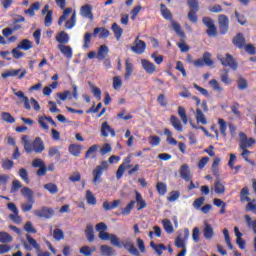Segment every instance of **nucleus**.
I'll return each mask as SVG.
<instances>
[{
    "label": "nucleus",
    "instance_id": "26",
    "mask_svg": "<svg viewBox=\"0 0 256 256\" xmlns=\"http://www.w3.org/2000/svg\"><path fill=\"white\" fill-rule=\"evenodd\" d=\"M204 238L211 240L213 239V235H215V231H213V226L211 224H205L203 229Z\"/></svg>",
    "mask_w": 256,
    "mask_h": 256
},
{
    "label": "nucleus",
    "instance_id": "39",
    "mask_svg": "<svg viewBox=\"0 0 256 256\" xmlns=\"http://www.w3.org/2000/svg\"><path fill=\"white\" fill-rule=\"evenodd\" d=\"M125 65H126V68H125L126 72L124 74V79L126 81H129V77H131V74L133 73V64L129 62V59H126Z\"/></svg>",
    "mask_w": 256,
    "mask_h": 256
},
{
    "label": "nucleus",
    "instance_id": "4",
    "mask_svg": "<svg viewBox=\"0 0 256 256\" xmlns=\"http://www.w3.org/2000/svg\"><path fill=\"white\" fill-rule=\"evenodd\" d=\"M105 171H109V163L107 161H102L100 165L96 166L95 169L92 171L93 175V183L101 182V177Z\"/></svg>",
    "mask_w": 256,
    "mask_h": 256
},
{
    "label": "nucleus",
    "instance_id": "14",
    "mask_svg": "<svg viewBox=\"0 0 256 256\" xmlns=\"http://www.w3.org/2000/svg\"><path fill=\"white\" fill-rule=\"evenodd\" d=\"M92 7L89 4H85L80 8V15L84 17L85 19H90V21H93V12L91 11Z\"/></svg>",
    "mask_w": 256,
    "mask_h": 256
},
{
    "label": "nucleus",
    "instance_id": "35",
    "mask_svg": "<svg viewBox=\"0 0 256 256\" xmlns=\"http://www.w3.org/2000/svg\"><path fill=\"white\" fill-rule=\"evenodd\" d=\"M18 175H19L20 179H22V181H24V183H26L27 185H29V183H31V180L29 179V172H27V169L20 168Z\"/></svg>",
    "mask_w": 256,
    "mask_h": 256
},
{
    "label": "nucleus",
    "instance_id": "15",
    "mask_svg": "<svg viewBox=\"0 0 256 256\" xmlns=\"http://www.w3.org/2000/svg\"><path fill=\"white\" fill-rule=\"evenodd\" d=\"M141 63H142V67L146 71V73L153 75V73L155 71H157V67L155 66V64H153V62H150L147 59H142Z\"/></svg>",
    "mask_w": 256,
    "mask_h": 256
},
{
    "label": "nucleus",
    "instance_id": "3",
    "mask_svg": "<svg viewBox=\"0 0 256 256\" xmlns=\"http://www.w3.org/2000/svg\"><path fill=\"white\" fill-rule=\"evenodd\" d=\"M187 5L190 8L188 12V19L191 23H197L199 11V0H187Z\"/></svg>",
    "mask_w": 256,
    "mask_h": 256
},
{
    "label": "nucleus",
    "instance_id": "50",
    "mask_svg": "<svg viewBox=\"0 0 256 256\" xmlns=\"http://www.w3.org/2000/svg\"><path fill=\"white\" fill-rule=\"evenodd\" d=\"M53 237H54L55 241H61V240L65 239V233L63 232V230L56 228L53 231Z\"/></svg>",
    "mask_w": 256,
    "mask_h": 256
},
{
    "label": "nucleus",
    "instance_id": "6",
    "mask_svg": "<svg viewBox=\"0 0 256 256\" xmlns=\"http://www.w3.org/2000/svg\"><path fill=\"white\" fill-rule=\"evenodd\" d=\"M34 215L39 219H51L55 215V210L51 207L43 206L35 210Z\"/></svg>",
    "mask_w": 256,
    "mask_h": 256
},
{
    "label": "nucleus",
    "instance_id": "20",
    "mask_svg": "<svg viewBox=\"0 0 256 256\" xmlns=\"http://www.w3.org/2000/svg\"><path fill=\"white\" fill-rule=\"evenodd\" d=\"M33 147L34 153H43V151H45V143H43V140H41L39 137L35 138Z\"/></svg>",
    "mask_w": 256,
    "mask_h": 256
},
{
    "label": "nucleus",
    "instance_id": "17",
    "mask_svg": "<svg viewBox=\"0 0 256 256\" xmlns=\"http://www.w3.org/2000/svg\"><path fill=\"white\" fill-rule=\"evenodd\" d=\"M122 247H124L126 251L130 252L131 255H141V253H139V250L135 247V244H133L132 242H122Z\"/></svg>",
    "mask_w": 256,
    "mask_h": 256
},
{
    "label": "nucleus",
    "instance_id": "60",
    "mask_svg": "<svg viewBox=\"0 0 256 256\" xmlns=\"http://www.w3.org/2000/svg\"><path fill=\"white\" fill-rule=\"evenodd\" d=\"M38 123L43 129H49V126L47 125V123H49V116H40L38 119Z\"/></svg>",
    "mask_w": 256,
    "mask_h": 256
},
{
    "label": "nucleus",
    "instance_id": "34",
    "mask_svg": "<svg viewBox=\"0 0 256 256\" xmlns=\"http://www.w3.org/2000/svg\"><path fill=\"white\" fill-rule=\"evenodd\" d=\"M18 49L29 51V49H33V42L28 39H24L21 41V43L18 44Z\"/></svg>",
    "mask_w": 256,
    "mask_h": 256
},
{
    "label": "nucleus",
    "instance_id": "46",
    "mask_svg": "<svg viewBox=\"0 0 256 256\" xmlns=\"http://www.w3.org/2000/svg\"><path fill=\"white\" fill-rule=\"evenodd\" d=\"M56 97L60 99V101H67V99H73V96L71 95V91L65 90L64 92H58L56 93Z\"/></svg>",
    "mask_w": 256,
    "mask_h": 256
},
{
    "label": "nucleus",
    "instance_id": "49",
    "mask_svg": "<svg viewBox=\"0 0 256 256\" xmlns=\"http://www.w3.org/2000/svg\"><path fill=\"white\" fill-rule=\"evenodd\" d=\"M110 243L114 247H118V249H121V247H123V242H121V240H119V238L115 234H111Z\"/></svg>",
    "mask_w": 256,
    "mask_h": 256
},
{
    "label": "nucleus",
    "instance_id": "2",
    "mask_svg": "<svg viewBox=\"0 0 256 256\" xmlns=\"http://www.w3.org/2000/svg\"><path fill=\"white\" fill-rule=\"evenodd\" d=\"M217 58L223 65V67H230V69H232L233 71H237L239 63L233 58L231 54L226 53L225 56L218 55Z\"/></svg>",
    "mask_w": 256,
    "mask_h": 256
},
{
    "label": "nucleus",
    "instance_id": "61",
    "mask_svg": "<svg viewBox=\"0 0 256 256\" xmlns=\"http://www.w3.org/2000/svg\"><path fill=\"white\" fill-rule=\"evenodd\" d=\"M55 155H57L58 157V161L59 159H61V152H59V148L57 147H51L48 150V156L49 157H55Z\"/></svg>",
    "mask_w": 256,
    "mask_h": 256
},
{
    "label": "nucleus",
    "instance_id": "18",
    "mask_svg": "<svg viewBox=\"0 0 256 256\" xmlns=\"http://www.w3.org/2000/svg\"><path fill=\"white\" fill-rule=\"evenodd\" d=\"M84 233L89 243H93L95 241V230H93V224H87Z\"/></svg>",
    "mask_w": 256,
    "mask_h": 256
},
{
    "label": "nucleus",
    "instance_id": "31",
    "mask_svg": "<svg viewBox=\"0 0 256 256\" xmlns=\"http://www.w3.org/2000/svg\"><path fill=\"white\" fill-rule=\"evenodd\" d=\"M136 203L138 211H141V209H145V207H147V202L143 200V196L138 191H136Z\"/></svg>",
    "mask_w": 256,
    "mask_h": 256
},
{
    "label": "nucleus",
    "instance_id": "52",
    "mask_svg": "<svg viewBox=\"0 0 256 256\" xmlns=\"http://www.w3.org/2000/svg\"><path fill=\"white\" fill-rule=\"evenodd\" d=\"M53 24V10L48 11L44 18V25L45 27H51Z\"/></svg>",
    "mask_w": 256,
    "mask_h": 256
},
{
    "label": "nucleus",
    "instance_id": "51",
    "mask_svg": "<svg viewBox=\"0 0 256 256\" xmlns=\"http://www.w3.org/2000/svg\"><path fill=\"white\" fill-rule=\"evenodd\" d=\"M26 239L29 245L36 249V251H39V249H41V246L39 245V243H37V240H35V238L31 237L29 234L26 235Z\"/></svg>",
    "mask_w": 256,
    "mask_h": 256
},
{
    "label": "nucleus",
    "instance_id": "25",
    "mask_svg": "<svg viewBox=\"0 0 256 256\" xmlns=\"http://www.w3.org/2000/svg\"><path fill=\"white\" fill-rule=\"evenodd\" d=\"M107 55H109V47H107V45H101L96 56L97 59H99V61H103Z\"/></svg>",
    "mask_w": 256,
    "mask_h": 256
},
{
    "label": "nucleus",
    "instance_id": "48",
    "mask_svg": "<svg viewBox=\"0 0 256 256\" xmlns=\"http://www.w3.org/2000/svg\"><path fill=\"white\" fill-rule=\"evenodd\" d=\"M178 115H179L182 123H184V125H187V123H188L187 111L183 108V106L178 107Z\"/></svg>",
    "mask_w": 256,
    "mask_h": 256
},
{
    "label": "nucleus",
    "instance_id": "33",
    "mask_svg": "<svg viewBox=\"0 0 256 256\" xmlns=\"http://www.w3.org/2000/svg\"><path fill=\"white\" fill-rule=\"evenodd\" d=\"M195 118L197 123H201V125H207V118L205 117V114H203L201 109H196Z\"/></svg>",
    "mask_w": 256,
    "mask_h": 256
},
{
    "label": "nucleus",
    "instance_id": "5",
    "mask_svg": "<svg viewBox=\"0 0 256 256\" xmlns=\"http://www.w3.org/2000/svg\"><path fill=\"white\" fill-rule=\"evenodd\" d=\"M202 23L207 27L206 34L208 37H217V26H215V20L209 16L202 18Z\"/></svg>",
    "mask_w": 256,
    "mask_h": 256
},
{
    "label": "nucleus",
    "instance_id": "43",
    "mask_svg": "<svg viewBox=\"0 0 256 256\" xmlns=\"http://www.w3.org/2000/svg\"><path fill=\"white\" fill-rule=\"evenodd\" d=\"M172 29L175 31L176 34H178L181 39H185V32H183V30H181V24H179L178 22L173 21L172 22Z\"/></svg>",
    "mask_w": 256,
    "mask_h": 256
},
{
    "label": "nucleus",
    "instance_id": "62",
    "mask_svg": "<svg viewBox=\"0 0 256 256\" xmlns=\"http://www.w3.org/2000/svg\"><path fill=\"white\" fill-rule=\"evenodd\" d=\"M202 59L204 61V65H207V67H211V65H213V60L211 59V53L205 52L203 54Z\"/></svg>",
    "mask_w": 256,
    "mask_h": 256
},
{
    "label": "nucleus",
    "instance_id": "53",
    "mask_svg": "<svg viewBox=\"0 0 256 256\" xmlns=\"http://www.w3.org/2000/svg\"><path fill=\"white\" fill-rule=\"evenodd\" d=\"M133 207H135V200L130 201L125 208H122V215H130Z\"/></svg>",
    "mask_w": 256,
    "mask_h": 256
},
{
    "label": "nucleus",
    "instance_id": "24",
    "mask_svg": "<svg viewBox=\"0 0 256 256\" xmlns=\"http://www.w3.org/2000/svg\"><path fill=\"white\" fill-rule=\"evenodd\" d=\"M14 95L16 97H19V99H23L24 101V108L27 109V111H31V104L29 103V97L25 96V93L23 91L15 92Z\"/></svg>",
    "mask_w": 256,
    "mask_h": 256
},
{
    "label": "nucleus",
    "instance_id": "47",
    "mask_svg": "<svg viewBox=\"0 0 256 256\" xmlns=\"http://www.w3.org/2000/svg\"><path fill=\"white\" fill-rule=\"evenodd\" d=\"M156 191L161 196L166 195L167 194V184H165L163 182H158L156 184Z\"/></svg>",
    "mask_w": 256,
    "mask_h": 256
},
{
    "label": "nucleus",
    "instance_id": "54",
    "mask_svg": "<svg viewBox=\"0 0 256 256\" xmlns=\"http://www.w3.org/2000/svg\"><path fill=\"white\" fill-rule=\"evenodd\" d=\"M91 37L93 34L86 32L83 37V49H89V44L91 43Z\"/></svg>",
    "mask_w": 256,
    "mask_h": 256
},
{
    "label": "nucleus",
    "instance_id": "41",
    "mask_svg": "<svg viewBox=\"0 0 256 256\" xmlns=\"http://www.w3.org/2000/svg\"><path fill=\"white\" fill-rule=\"evenodd\" d=\"M160 7L162 16L168 21H171V19H173V14H171V10H168L165 4H160Z\"/></svg>",
    "mask_w": 256,
    "mask_h": 256
},
{
    "label": "nucleus",
    "instance_id": "7",
    "mask_svg": "<svg viewBox=\"0 0 256 256\" xmlns=\"http://www.w3.org/2000/svg\"><path fill=\"white\" fill-rule=\"evenodd\" d=\"M131 157H133V154H129L126 158H124L123 163L116 171V179H121V177H123L125 174V171H127V169H131Z\"/></svg>",
    "mask_w": 256,
    "mask_h": 256
},
{
    "label": "nucleus",
    "instance_id": "59",
    "mask_svg": "<svg viewBox=\"0 0 256 256\" xmlns=\"http://www.w3.org/2000/svg\"><path fill=\"white\" fill-rule=\"evenodd\" d=\"M23 187V184L18 179L12 181L11 193H17Z\"/></svg>",
    "mask_w": 256,
    "mask_h": 256
},
{
    "label": "nucleus",
    "instance_id": "55",
    "mask_svg": "<svg viewBox=\"0 0 256 256\" xmlns=\"http://www.w3.org/2000/svg\"><path fill=\"white\" fill-rule=\"evenodd\" d=\"M164 135H167L166 141L169 145H177V140H175V138L171 137V135H172L171 130L165 129Z\"/></svg>",
    "mask_w": 256,
    "mask_h": 256
},
{
    "label": "nucleus",
    "instance_id": "44",
    "mask_svg": "<svg viewBox=\"0 0 256 256\" xmlns=\"http://www.w3.org/2000/svg\"><path fill=\"white\" fill-rule=\"evenodd\" d=\"M21 69H10L7 70L6 72L1 74L2 79H7V77H17L19 75Z\"/></svg>",
    "mask_w": 256,
    "mask_h": 256
},
{
    "label": "nucleus",
    "instance_id": "19",
    "mask_svg": "<svg viewBox=\"0 0 256 256\" xmlns=\"http://www.w3.org/2000/svg\"><path fill=\"white\" fill-rule=\"evenodd\" d=\"M97 151H99V145H92L85 153V159H96Z\"/></svg>",
    "mask_w": 256,
    "mask_h": 256
},
{
    "label": "nucleus",
    "instance_id": "29",
    "mask_svg": "<svg viewBox=\"0 0 256 256\" xmlns=\"http://www.w3.org/2000/svg\"><path fill=\"white\" fill-rule=\"evenodd\" d=\"M162 225H163L164 231H166L168 235H171L172 233L175 232V229L173 228V223H171V220L163 219Z\"/></svg>",
    "mask_w": 256,
    "mask_h": 256
},
{
    "label": "nucleus",
    "instance_id": "28",
    "mask_svg": "<svg viewBox=\"0 0 256 256\" xmlns=\"http://www.w3.org/2000/svg\"><path fill=\"white\" fill-rule=\"evenodd\" d=\"M56 41L60 43V45L69 43V34H67L65 31L58 33L56 36Z\"/></svg>",
    "mask_w": 256,
    "mask_h": 256
},
{
    "label": "nucleus",
    "instance_id": "45",
    "mask_svg": "<svg viewBox=\"0 0 256 256\" xmlns=\"http://www.w3.org/2000/svg\"><path fill=\"white\" fill-rule=\"evenodd\" d=\"M238 89L240 91H245L247 87H249V83L247 82V79H245L243 76H240L237 80Z\"/></svg>",
    "mask_w": 256,
    "mask_h": 256
},
{
    "label": "nucleus",
    "instance_id": "64",
    "mask_svg": "<svg viewBox=\"0 0 256 256\" xmlns=\"http://www.w3.org/2000/svg\"><path fill=\"white\" fill-rule=\"evenodd\" d=\"M246 211H253V213H256V199L248 201Z\"/></svg>",
    "mask_w": 256,
    "mask_h": 256
},
{
    "label": "nucleus",
    "instance_id": "21",
    "mask_svg": "<svg viewBox=\"0 0 256 256\" xmlns=\"http://www.w3.org/2000/svg\"><path fill=\"white\" fill-rule=\"evenodd\" d=\"M121 205V200H114L109 204V201L105 200L102 204L104 211H112V209H117Z\"/></svg>",
    "mask_w": 256,
    "mask_h": 256
},
{
    "label": "nucleus",
    "instance_id": "8",
    "mask_svg": "<svg viewBox=\"0 0 256 256\" xmlns=\"http://www.w3.org/2000/svg\"><path fill=\"white\" fill-rule=\"evenodd\" d=\"M218 29L220 35H227L229 31V17L227 15H219L218 16Z\"/></svg>",
    "mask_w": 256,
    "mask_h": 256
},
{
    "label": "nucleus",
    "instance_id": "16",
    "mask_svg": "<svg viewBox=\"0 0 256 256\" xmlns=\"http://www.w3.org/2000/svg\"><path fill=\"white\" fill-rule=\"evenodd\" d=\"M58 49L66 59H73V48H71V46L59 44Z\"/></svg>",
    "mask_w": 256,
    "mask_h": 256
},
{
    "label": "nucleus",
    "instance_id": "38",
    "mask_svg": "<svg viewBox=\"0 0 256 256\" xmlns=\"http://www.w3.org/2000/svg\"><path fill=\"white\" fill-rule=\"evenodd\" d=\"M13 242V236H11L9 233L5 231H0V243H12Z\"/></svg>",
    "mask_w": 256,
    "mask_h": 256
},
{
    "label": "nucleus",
    "instance_id": "57",
    "mask_svg": "<svg viewBox=\"0 0 256 256\" xmlns=\"http://www.w3.org/2000/svg\"><path fill=\"white\" fill-rule=\"evenodd\" d=\"M170 123H171L172 127H174V129H181L182 128L181 121L175 115H172L170 117Z\"/></svg>",
    "mask_w": 256,
    "mask_h": 256
},
{
    "label": "nucleus",
    "instance_id": "36",
    "mask_svg": "<svg viewBox=\"0 0 256 256\" xmlns=\"http://www.w3.org/2000/svg\"><path fill=\"white\" fill-rule=\"evenodd\" d=\"M85 199L88 205H97V198L91 190L86 191Z\"/></svg>",
    "mask_w": 256,
    "mask_h": 256
},
{
    "label": "nucleus",
    "instance_id": "11",
    "mask_svg": "<svg viewBox=\"0 0 256 256\" xmlns=\"http://www.w3.org/2000/svg\"><path fill=\"white\" fill-rule=\"evenodd\" d=\"M145 49H147V44L143 40H139V36L134 40V46L131 47V51L136 53V55H143L145 53Z\"/></svg>",
    "mask_w": 256,
    "mask_h": 256
},
{
    "label": "nucleus",
    "instance_id": "1",
    "mask_svg": "<svg viewBox=\"0 0 256 256\" xmlns=\"http://www.w3.org/2000/svg\"><path fill=\"white\" fill-rule=\"evenodd\" d=\"M20 193L25 197V199H27L29 203V204H22L21 206L23 213H27L31 211V209H33V204L35 203V197H34L35 193L29 187H23L20 190Z\"/></svg>",
    "mask_w": 256,
    "mask_h": 256
},
{
    "label": "nucleus",
    "instance_id": "27",
    "mask_svg": "<svg viewBox=\"0 0 256 256\" xmlns=\"http://www.w3.org/2000/svg\"><path fill=\"white\" fill-rule=\"evenodd\" d=\"M235 161H237V155L230 154V159L228 161V167H230V169H234L235 173H239V171L241 169V165L235 166Z\"/></svg>",
    "mask_w": 256,
    "mask_h": 256
},
{
    "label": "nucleus",
    "instance_id": "12",
    "mask_svg": "<svg viewBox=\"0 0 256 256\" xmlns=\"http://www.w3.org/2000/svg\"><path fill=\"white\" fill-rule=\"evenodd\" d=\"M179 174L181 179H183L184 181H191V170L189 169V165L183 164L179 169Z\"/></svg>",
    "mask_w": 256,
    "mask_h": 256
},
{
    "label": "nucleus",
    "instance_id": "56",
    "mask_svg": "<svg viewBox=\"0 0 256 256\" xmlns=\"http://www.w3.org/2000/svg\"><path fill=\"white\" fill-rule=\"evenodd\" d=\"M15 167V162L13 160L6 159L2 162V169H5L6 171H11Z\"/></svg>",
    "mask_w": 256,
    "mask_h": 256
},
{
    "label": "nucleus",
    "instance_id": "42",
    "mask_svg": "<svg viewBox=\"0 0 256 256\" xmlns=\"http://www.w3.org/2000/svg\"><path fill=\"white\" fill-rule=\"evenodd\" d=\"M76 23H77V14L74 11L71 18L66 21L65 27H66V29H73L75 27Z\"/></svg>",
    "mask_w": 256,
    "mask_h": 256
},
{
    "label": "nucleus",
    "instance_id": "63",
    "mask_svg": "<svg viewBox=\"0 0 256 256\" xmlns=\"http://www.w3.org/2000/svg\"><path fill=\"white\" fill-rule=\"evenodd\" d=\"M24 230L26 231V233H37V229H35L31 221L26 222V224L24 225Z\"/></svg>",
    "mask_w": 256,
    "mask_h": 256
},
{
    "label": "nucleus",
    "instance_id": "13",
    "mask_svg": "<svg viewBox=\"0 0 256 256\" xmlns=\"http://www.w3.org/2000/svg\"><path fill=\"white\" fill-rule=\"evenodd\" d=\"M232 43L235 45V47H238V49H243L246 43V39L243 33L236 34V36H234L232 39Z\"/></svg>",
    "mask_w": 256,
    "mask_h": 256
},
{
    "label": "nucleus",
    "instance_id": "40",
    "mask_svg": "<svg viewBox=\"0 0 256 256\" xmlns=\"http://www.w3.org/2000/svg\"><path fill=\"white\" fill-rule=\"evenodd\" d=\"M214 191L217 195H223L225 193V184L221 183V180H217L214 183Z\"/></svg>",
    "mask_w": 256,
    "mask_h": 256
},
{
    "label": "nucleus",
    "instance_id": "58",
    "mask_svg": "<svg viewBox=\"0 0 256 256\" xmlns=\"http://www.w3.org/2000/svg\"><path fill=\"white\" fill-rule=\"evenodd\" d=\"M247 195H249V187L246 186L240 192L241 201H251V198Z\"/></svg>",
    "mask_w": 256,
    "mask_h": 256
},
{
    "label": "nucleus",
    "instance_id": "22",
    "mask_svg": "<svg viewBox=\"0 0 256 256\" xmlns=\"http://www.w3.org/2000/svg\"><path fill=\"white\" fill-rule=\"evenodd\" d=\"M68 151L71 155H73V157H79V155H81V151H83V146L79 144H71L68 147Z\"/></svg>",
    "mask_w": 256,
    "mask_h": 256
},
{
    "label": "nucleus",
    "instance_id": "9",
    "mask_svg": "<svg viewBox=\"0 0 256 256\" xmlns=\"http://www.w3.org/2000/svg\"><path fill=\"white\" fill-rule=\"evenodd\" d=\"M7 208L13 213L9 215V219L19 225V223H21L23 219L21 218V216H19V209L17 208V205H15V203L13 202H10L7 204Z\"/></svg>",
    "mask_w": 256,
    "mask_h": 256
},
{
    "label": "nucleus",
    "instance_id": "32",
    "mask_svg": "<svg viewBox=\"0 0 256 256\" xmlns=\"http://www.w3.org/2000/svg\"><path fill=\"white\" fill-rule=\"evenodd\" d=\"M100 252L104 256H113L115 255V249L108 245L100 246Z\"/></svg>",
    "mask_w": 256,
    "mask_h": 256
},
{
    "label": "nucleus",
    "instance_id": "30",
    "mask_svg": "<svg viewBox=\"0 0 256 256\" xmlns=\"http://www.w3.org/2000/svg\"><path fill=\"white\" fill-rule=\"evenodd\" d=\"M112 31H113L117 41H119L123 35V28H121V26H119V24H117V22H114L112 24Z\"/></svg>",
    "mask_w": 256,
    "mask_h": 256
},
{
    "label": "nucleus",
    "instance_id": "37",
    "mask_svg": "<svg viewBox=\"0 0 256 256\" xmlns=\"http://www.w3.org/2000/svg\"><path fill=\"white\" fill-rule=\"evenodd\" d=\"M44 189H46V191H48L51 195H56V193H59V187L55 183L45 184Z\"/></svg>",
    "mask_w": 256,
    "mask_h": 256
},
{
    "label": "nucleus",
    "instance_id": "10",
    "mask_svg": "<svg viewBox=\"0 0 256 256\" xmlns=\"http://www.w3.org/2000/svg\"><path fill=\"white\" fill-rule=\"evenodd\" d=\"M239 137H240V143H239L240 149H249V147H253V145H255L256 143L255 138H247V134L243 132L239 133Z\"/></svg>",
    "mask_w": 256,
    "mask_h": 256
},
{
    "label": "nucleus",
    "instance_id": "23",
    "mask_svg": "<svg viewBox=\"0 0 256 256\" xmlns=\"http://www.w3.org/2000/svg\"><path fill=\"white\" fill-rule=\"evenodd\" d=\"M110 34L111 33L109 32V30L97 27L94 29L93 37H97V35H99L100 39H107V37H109Z\"/></svg>",
    "mask_w": 256,
    "mask_h": 256
}]
</instances>
